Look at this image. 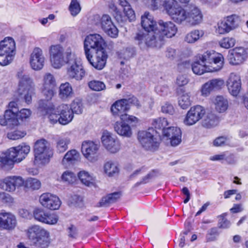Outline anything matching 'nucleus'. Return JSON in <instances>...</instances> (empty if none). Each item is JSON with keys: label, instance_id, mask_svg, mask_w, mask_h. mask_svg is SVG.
Here are the masks:
<instances>
[{"label": "nucleus", "instance_id": "obj_1", "mask_svg": "<svg viewBox=\"0 0 248 248\" xmlns=\"http://www.w3.org/2000/svg\"><path fill=\"white\" fill-rule=\"evenodd\" d=\"M141 25L143 31H139L135 36V40L141 49L153 47V44L150 42L152 37H155L158 31V24L153 16L146 12L141 17Z\"/></svg>", "mask_w": 248, "mask_h": 248}, {"label": "nucleus", "instance_id": "obj_2", "mask_svg": "<svg viewBox=\"0 0 248 248\" xmlns=\"http://www.w3.org/2000/svg\"><path fill=\"white\" fill-rule=\"evenodd\" d=\"M38 109L43 114L47 115L50 123L55 124L58 122L62 125H66L70 123L74 118V114L67 104H62L56 108H53L47 104L46 101L41 100L39 102Z\"/></svg>", "mask_w": 248, "mask_h": 248}, {"label": "nucleus", "instance_id": "obj_3", "mask_svg": "<svg viewBox=\"0 0 248 248\" xmlns=\"http://www.w3.org/2000/svg\"><path fill=\"white\" fill-rule=\"evenodd\" d=\"M49 53L52 66L54 68H60L75 57V46L73 45H67L64 51L60 44L51 45Z\"/></svg>", "mask_w": 248, "mask_h": 248}, {"label": "nucleus", "instance_id": "obj_4", "mask_svg": "<svg viewBox=\"0 0 248 248\" xmlns=\"http://www.w3.org/2000/svg\"><path fill=\"white\" fill-rule=\"evenodd\" d=\"M26 234L32 248H47L50 244L49 232L39 225H34L29 227Z\"/></svg>", "mask_w": 248, "mask_h": 248}, {"label": "nucleus", "instance_id": "obj_5", "mask_svg": "<svg viewBox=\"0 0 248 248\" xmlns=\"http://www.w3.org/2000/svg\"><path fill=\"white\" fill-rule=\"evenodd\" d=\"M53 153L49 142L42 139L34 143L33 163L34 165L41 167L48 164L53 156Z\"/></svg>", "mask_w": 248, "mask_h": 248}, {"label": "nucleus", "instance_id": "obj_6", "mask_svg": "<svg viewBox=\"0 0 248 248\" xmlns=\"http://www.w3.org/2000/svg\"><path fill=\"white\" fill-rule=\"evenodd\" d=\"M18 79L17 93L29 104L31 102L32 96L34 93L35 84L33 79L28 75L19 72L17 75Z\"/></svg>", "mask_w": 248, "mask_h": 248}, {"label": "nucleus", "instance_id": "obj_7", "mask_svg": "<svg viewBox=\"0 0 248 248\" xmlns=\"http://www.w3.org/2000/svg\"><path fill=\"white\" fill-rule=\"evenodd\" d=\"M197 59L207 66L208 72H216L220 70L223 66L224 58L222 55L214 50H207L199 54Z\"/></svg>", "mask_w": 248, "mask_h": 248}, {"label": "nucleus", "instance_id": "obj_8", "mask_svg": "<svg viewBox=\"0 0 248 248\" xmlns=\"http://www.w3.org/2000/svg\"><path fill=\"white\" fill-rule=\"evenodd\" d=\"M158 28L155 37H152L150 42L153 44V47L161 45L164 37L171 38L177 32L176 26L171 21L165 22L160 20L158 22Z\"/></svg>", "mask_w": 248, "mask_h": 248}, {"label": "nucleus", "instance_id": "obj_9", "mask_svg": "<svg viewBox=\"0 0 248 248\" xmlns=\"http://www.w3.org/2000/svg\"><path fill=\"white\" fill-rule=\"evenodd\" d=\"M163 4L166 13L174 22L179 24H186V6L182 7L177 2L170 0H165Z\"/></svg>", "mask_w": 248, "mask_h": 248}, {"label": "nucleus", "instance_id": "obj_10", "mask_svg": "<svg viewBox=\"0 0 248 248\" xmlns=\"http://www.w3.org/2000/svg\"><path fill=\"white\" fill-rule=\"evenodd\" d=\"M16 55V43L10 37L0 42V65L6 66L12 62Z\"/></svg>", "mask_w": 248, "mask_h": 248}, {"label": "nucleus", "instance_id": "obj_11", "mask_svg": "<svg viewBox=\"0 0 248 248\" xmlns=\"http://www.w3.org/2000/svg\"><path fill=\"white\" fill-rule=\"evenodd\" d=\"M57 88V83L54 75L50 73H45L42 78L40 90L47 101L54 96Z\"/></svg>", "mask_w": 248, "mask_h": 248}, {"label": "nucleus", "instance_id": "obj_12", "mask_svg": "<svg viewBox=\"0 0 248 248\" xmlns=\"http://www.w3.org/2000/svg\"><path fill=\"white\" fill-rule=\"evenodd\" d=\"M106 43L103 37L97 33L90 34L87 35L84 41L85 54L94 51L105 49Z\"/></svg>", "mask_w": 248, "mask_h": 248}, {"label": "nucleus", "instance_id": "obj_13", "mask_svg": "<svg viewBox=\"0 0 248 248\" xmlns=\"http://www.w3.org/2000/svg\"><path fill=\"white\" fill-rule=\"evenodd\" d=\"M155 131L149 129L147 131H140L138 133V140L142 146L147 150H155L158 146L159 142L155 137Z\"/></svg>", "mask_w": 248, "mask_h": 248}, {"label": "nucleus", "instance_id": "obj_14", "mask_svg": "<svg viewBox=\"0 0 248 248\" xmlns=\"http://www.w3.org/2000/svg\"><path fill=\"white\" fill-rule=\"evenodd\" d=\"M101 140L104 147L110 154H116L121 148L120 141L117 137L108 131H103Z\"/></svg>", "mask_w": 248, "mask_h": 248}, {"label": "nucleus", "instance_id": "obj_15", "mask_svg": "<svg viewBox=\"0 0 248 248\" xmlns=\"http://www.w3.org/2000/svg\"><path fill=\"white\" fill-rule=\"evenodd\" d=\"M66 63L68 64L67 68L68 76L71 78L81 80L85 75V71L79 59L75 54V57Z\"/></svg>", "mask_w": 248, "mask_h": 248}, {"label": "nucleus", "instance_id": "obj_16", "mask_svg": "<svg viewBox=\"0 0 248 248\" xmlns=\"http://www.w3.org/2000/svg\"><path fill=\"white\" fill-rule=\"evenodd\" d=\"M85 54L88 62L95 69L102 70L105 67L108 59L105 48L89 53V55Z\"/></svg>", "mask_w": 248, "mask_h": 248}, {"label": "nucleus", "instance_id": "obj_17", "mask_svg": "<svg viewBox=\"0 0 248 248\" xmlns=\"http://www.w3.org/2000/svg\"><path fill=\"white\" fill-rule=\"evenodd\" d=\"M24 180L19 176H9L0 180V188L5 191L13 192L16 188L22 186Z\"/></svg>", "mask_w": 248, "mask_h": 248}, {"label": "nucleus", "instance_id": "obj_18", "mask_svg": "<svg viewBox=\"0 0 248 248\" xmlns=\"http://www.w3.org/2000/svg\"><path fill=\"white\" fill-rule=\"evenodd\" d=\"M205 114V109L202 106H193L187 111L183 122L186 125H193L202 119Z\"/></svg>", "mask_w": 248, "mask_h": 248}, {"label": "nucleus", "instance_id": "obj_19", "mask_svg": "<svg viewBox=\"0 0 248 248\" xmlns=\"http://www.w3.org/2000/svg\"><path fill=\"white\" fill-rule=\"evenodd\" d=\"M33 215L36 220L44 224L54 225L57 223L58 220L57 215L41 208L35 209Z\"/></svg>", "mask_w": 248, "mask_h": 248}, {"label": "nucleus", "instance_id": "obj_20", "mask_svg": "<svg viewBox=\"0 0 248 248\" xmlns=\"http://www.w3.org/2000/svg\"><path fill=\"white\" fill-rule=\"evenodd\" d=\"M100 145L92 141H84L81 146V151L84 156L90 162L97 160V153Z\"/></svg>", "mask_w": 248, "mask_h": 248}, {"label": "nucleus", "instance_id": "obj_21", "mask_svg": "<svg viewBox=\"0 0 248 248\" xmlns=\"http://www.w3.org/2000/svg\"><path fill=\"white\" fill-rule=\"evenodd\" d=\"M94 17L97 19L100 20L101 28L108 36L114 38L117 37L119 33L118 30L114 24L109 16L103 15L100 19L98 15Z\"/></svg>", "mask_w": 248, "mask_h": 248}, {"label": "nucleus", "instance_id": "obj_22", "mask_svg": "<svg viewBox=\"0 0 248 248\" xmlns=\"http://www.w3.org/2000/svg\"><path fill=\"white\" fill-rule=\"evenodd\" d=\"M45 62V57L43 50L38 47H35L30 56V64L31 68L35 71L42 70Z\"/></svg>", "mask_w": 248, "mask_h": 248}, {"label": "nucleus", "instance_id": "obj_23", "mask_svg": "<svg viewBox=\"0 0 248 248\" xmlns=\"http://www.w3.org/2000/svg\"><path fill=\"white\" fill-rule=\"evenodd\" d=\"M247 57V52L244 47H236L229 50L228 59L230 64L237 65L242 63Z\"/></svg>", "mask_w": 248, "mask_h": 248}, {"label": "nucleus", "instance_id": "obj_24", "mask_svg": "<svg viewBox=\"0 0 248 248\" xmlns=\"http://www.w3.org/2000/svg\"><path fill=\"white\" fill-rule=\"evenodd\" d=\"M186 24L195 26L202 22L203 16L202 11L196 5L190 4L186 6Z\"/></svg>", "mask_w": 248, "mask_h": 248}, {"label": "nucleus", "instance_id": "obj_25", "mask_svg": "<svg viewBox=\"0 0 248 248\" xmlns=\"http://www.w3.org/2000/svg\"><path fill=\"white\" fill-rule=\"evenodd\" d=\"M39 202L43 207L50 210H57L61 204L59 197L50 193L42 194L39 197Z\"/></svg>", "mask_w": 248, "mask_h": 248}, {"label": "nucleus", "instance_id": "obj_26", "mask_svg": "<svg viewBox=\"0 0 248 248\" xmlns=\"http://www.w3.org/2000/svg\"><path fill=\"white\" fill-rule=\"evenodd\" d=\"M11 157L12 158L14 163H19L25 158L30 151L29 145L22 143L17 146L9 149Z\"/></svg>", "mask_w": 248, "mask_h": 248}, {"label": "nucleus", "instance_id": "obj_27", "mask_svg": "<svg viewBox=\"0 0 248 248\" xmlns=\"http://www.w3.org/2000/svg\"><path fill=\"white\" fill-rule=\"evenodd\" d=\"M226 85L229 93L232 95L236 96L241 88L240 76L234 73H231L226 81Z\"/></svg>", "mask_w": 248, "mask_h": 248}, {"label": "nucleus", "instance_id": "obj_28", "mask_svg": "<svg viewBox=\"0 0 248 248\" xmlns=\"http://www.w3.org/2000/svg\"><path fill=\"white\" fill-rule=\"evenodd\" d=\"M16 225V217L10 212L1 211L0 213V229L11 230Z\"/></svg>", "mask_w": 248, "mask_h": 248}, {"label": "nucleus", "instance_id": "obj_29", "mask_svg": "<svg viewBox=\"0 0 248 248\" xmlns=\"http://www.w3.org/2000/svg\"><path fill=\"white\" fill-rule=\"evenodd\" d=\"M163 134L170 140L172 146H177L182 141V133L178 127L172 126L164 129Z\"/></svg>", "mask_w": 248, "mask_h": 248}, {"label": "nucleus", "instance_id": "obj_30", "mask_svg": "<svg viewBox=\"0 0 248 248\" xmlns=\"http://www.w3.org/2000/svg\"><path fill=\"white\" fill-rule=\"evenodd\" d=\"M129 109L128 101L127 99H123L116 101L111 107V111L114 116H120L125 114L124 112Z\"/></svg>", "mask_w": 248, "mask_h": 248}, {"label": "nucleus", "instance_id": "obj_31", "mask_svg": "<svg viewBox=\"0 0 248 248\" xmlns=\"http://www.w3.org/2000/svg\"><path fill=\"white\" fill-rule=\"evenodd\" d=\"M114 130L119 135L129 138L132 136V132L131 127L125 121L116 122L114 124Z\"/></svg>", "mask_w": 248, "mask_h": 248}, {"label": "nucleus", "instance_id": "obj_32", "mask_svg": "<svg viewBox=\"0 0 248 248\" xmlns=\"http://www.w3.org/2000/svg\"><path fill=\"white\" fill-rule=\"evenodd\" d=\"M78 176L82 184L85 186L91 187L95 185L96 178L93 174L82 170L78 173Z\"/></svg>", "mask_w": 248, "mask_h": 248}, {"label": "nucleus", "instance_id": "obj_33", "mask_svg": "<svg viewBox=\"0 0 248 248\" xmlns=\"http://www.w3.org/2000/svg\"><path fill=\"white\" fill-rule=\"evenodd\" d=\"M79 153L76 150L68 151L63 156L62 163L65 166L73 165L79 159Z\"/></svg>", "mask_w": 248, "mask_h": 248}, {"label": "nucleus", "instance_id": "obj_34", "mask_svg": "<svg viewBox=\"0 0 248 248\" xmlns=\"http://www.w3.org/2000/svg\"><path fill=\"white\" fill-rule=\"evenodd\" d=\"M118 3L123 8V16L126 17V20L128 19L130 22L134 21L136 18L135 14L129 3L126 0H118Z\"/></svg>", "mask_w": 248, "mask_h": 248}, {"label": "nucleus", "instance_id": "obj_35", "mask_svg": "<svg viewBox=\"0 0 248 248\" xmlns=\"http://www.w3.org/2000/svg\"><path fill=\"white\" fill-rule=\"evenodd\" d=\"M74 93L72 86L68 82L62 84L59 88V96L62 100L71 98Z\"/></svg>", "mask_w": 248, "mask_h": 248}, {"label": "nucleus", "instance_id": "obj_36", "mask_svg": "<svg viewBox=\"0 0 248 248\" xmlns=\"http://www.w3.org/2000/svg\"><path fill=\"white\" fill-rule=\"evenodd\" d=\"M10 155L9 149L5 152L0 153V165L2 167L8 169L13 167L14 162Z\"/></svg>", "mask_w": 248, "mask_h": 248}, {"label": "nucleus", "instance_id": "obj_37", "mask_svg": "<svg viewBox=\"0 0 248 248\" xmlns=\"http://www.w3.org/2000/svg\"><path fill=\"white\" fill-rule=\"evenodd\" d=\"M109 11L116 20L119 23H124L126 22V17L124 16L122 13L118 10L113 2L108 4Z\"/></svg>", "mask_w": 248, "mask_h": 248}, {"label": "nucleus", "instance_id": "obj_38", "mask_svg": "<svg viewBox=\"0 0 248 248\" xmlns=\"http://www.w3.org/2000/svg\"><path fill=\"white\" fill-rule=\"evenodd\" d=\"M121 196V193L119 192L109 194L102 198L101 200L99 202L98 206H107L109 204L116 202L117 200L120 198Z\"/></svg>", "mask_w": 248, "mask_h": 248}, {"label": "nucleus", "instance_id": "obj_39", "mask_svg": "<svg viewBox=\"0 0 248 248\" xmlns=\"http://www.w3.org/2000/svg\"><path fill=\"white\" fill-rule=\"evenodd\" d=\"M70 139L67 137H60L56 140V150L57 153H62L68 149Z\"/></svg>", "mask_w": 248, "mask_h": 248}, {"label": "nucleus", "instance_id": "obj_40", "mask_svg": "<svg viewBox=\"0 0 248 248\" xmlns=\"http://www.w3.org/2000/svg\"><path fill=\"white\" fill-rule=\"evenodd\" d=\"M219 123L218 118L213 113L208 114L202 121V125L210 128L216 126Z\"/></svg>", "mask_w": 248, "mask_h": 248}, {"label": "nucleus", "instance_id": "obj_41", "mask_svg": "<svg viewBox=\"0 0 248 248\" xmlns=\"http://www.w3.org/2000/svg\"><path fill=\"white\" fill-rule=\"evenodd\" d=\"M104 170L105 173L108 176L118 174L119 171L117 163L112 161H108L104 164Z\"/></svg>", "mask_w": 248, "mask_h": 248}, {"label": "nucleus", "instance_id": "obj_42", "mask_svg": "<svg viewBox=\"0 0 248 248\" xmlns=\"http://www.w3.org/2000/svg\"><path fill=\"white\" fill-rule=\"evenodd\" d=\"M214 104L215 108L219 112H223L228 108V101L222 96H217L215 98Z\"/></svg>", "mask_w": 248, "mask_h": 248}, {"label": "nucleus", "instance_id": "obj_43", "mask_svg": "<svg viewBox=\"0 0 248 248\" xmlns=\"http://www.w3.org/2000/svg\"><path fill=\"white\" fill-rule=\"evenodd\" d=\"M204 34L202 30H195L188 33L185 37V41L188 43H194Z\"/></svg>", "mask_w": 248, "mask_h": 248}, {"label": "nucleus", "instance_id": "obj_44", "mask_svg": "<svg viewBox=\"0 0 248 248\" xmlns=\"http://www.w3.org/2000/svg\"><path fill=\"white\" fill-rule=\"evenodd\" d=\"M178 104L184 109L188 108L191 104L190 93H186L180 96L178 98Z\"/></svg>", "mask_w": 248, "mask_h": 248}, {"label": "nucleus", "instance_id": "obj_45", "mask_svg": "<svg viewBox=\"0 0 248 248\" xmlns=\"http://www.w3.org/2000/svg\"><path fill=\"white\" fill-rule=\"evenodd\" d=\"M70 108L73 114H81L83 112V106L82 100L79 98H75L72 102Z\"/></svg>", "mask_w": 248, "mask_h": 248}, {"label": "nucleus", "instance_id": "obj_46", "mask_svg": "<svg viewBox=\"0 0 248 248\" xmlns=\"http://www.w3.org/2000/svg\"><path fill=\"white\" fill-rule=\"evenodd\" d=\"M4 116L9 121V125H16L18 124L16 111L13 109L6 110Z\"/></svg>", "mask_w": 248, "mask_h": 248}, {"label": "nucleus", "instance_id": "obj_47", "mask_svg": "<svg viewBox=\"0 0 248 248\" xmlns=\"http://www.w3.org/2000/svg\"><path fill=\"white\" fill-rule=\"evenodd\" d=\"M152 124L155 129H162L163 132L164 129H166V126L169 125V123L166 118L160 117L153 119Z\"/></svg>", "mask_w": 248, "mask_h": 248}, {"label": "nucleus", "instance_id": "obj_48", "mask_svg": "<svg viewBox=\"0 0 248 248\" xmlns=\"http://www.w3.org/2000/svg\"><path fill=\"white\" fill-rule=\"evenodd\" d=\"M200 61L195 62L192 65V70L194 73L197 75H202L205 72H209L207 71V66L201 62L200 63Z\"/></svg>", "mask_w": 248, "mask_h": 248}, {"label": "nucleus", "instance_id": "obj_49", "mask_svg": "<svg viewBox=\"0 0 248 248\" xmlns=\"http://www.w3.org/2000/svg\"><path fill=\"white\" fill-rule=\"evenodd\" d=\"M225 19L227 21L231 30L236 29L239 26L240 19L238 16L236 15H232L228 16Z\"/></svg>", "mask_w": 248, "mask_h": 248}, {"label": "nucleus", "instance_id": "obj_50", "mask_svg": "<svg viewBox=\"0 0 248 248\" xmlns=\"http://www.w3.org/2000/svg\"><path fill=\"white\" fill-rule=\"evenodd\" d=\"M236 43V40L232 37H224L222 38L219 42V46L224 48L228 49L233 47Z\"/></svg>", "mask_w": 248, "mask_h": 248}, {"label": "nucleus", "instance_id": "obj_51", "mask_svg": "<svg viewBox=\"0 0 248 248\" xmlns=\"http://www.w3.org/2000/svg\"><path fill=\"white\" fill-rule=\"evenodd\" d=\"M88 86L91 90L95 91H101L106 89L105 83L99 80L90 81L88 83Z\"/></svg>", "mask_w": 248, "mask_h": 248}, {"label": "nucleus", "instance_id": "obj_52", "mask_svg": "<svg viewBox=\"0 0 248 248\" xmlns=\"http://www.w3.org/2000/svg\"><path fill=\"white\" fill-rule=\"evenodd\" d=\"M61 179L63 182L67 184H73L76 180V176L73 172L66 170L62 174Z\"/></svg>", "mask_w": 248, "mask_h": 248}, {"label": "nucleus", "instance_id": "obj_53", "mask_svg": "<svg viewBox=\"0 0 248 248\" xmlns=\"http://www.w3.org/2000/svg\"><path fill=\"white\" fill-rule=\"evenodd\" d=\"M231 30L225 19L220 21L217 23V31L219 34H225L229 32Z\"/></svg>", "mask_w": 248, "mask_h": 248}, {"label": "nucleus", "instance_id": "obj_54", "mask_svg": "<svg viewBox=\"0 0 248 248\" xmlns=\"http://www.w3.org/2000/svg\"><path fill=\"white\" fill-rule=\"evenodd\" d=\"M26 186L33 190H37L41 187V182L38 180L30 178L26 182Z\"/></svg>", "mask_w": 248, "mask_h": 248}, {"label": "nucleus", "instance_id": "obj_55", "mask_svg": "<svg viewBox=\"0 0 248 248\" xmlns=\"http://www.w3.org/2000/svg\"><path fill=\"white\" fill-rule=\"evenodd\" d=\"M165 0H144V2L153 10H157L163 7V2Z\"/></svg>", "mask_w": 248, "mask_h": 248}, {"label": "nucleus", "instance_id": "obj_56", "mask_svg": "<svg viewBox=\"0 0 248 248\" xmlns=\"http://www.w3.org/2000/svg\"><path fill=\"white\" fill-rule=\"evenodd\" d=\"M26 135V132L24 131L15 130L9 132L7 134L8 139L12 140H16L24 137Z\"/></svg>", "mask_w": 248, "mask_h": 248}, {"label": "nucleus", "instance_id": "obj_57", "mask_svg": "<svg viewBox=\"0 0 248 248\" xmlns=\"http://www.w3.org/2000/svg\"><path fill=\"white\" fill-rule=\"evenodd\" d=\"M69 10L72 16L77 15L80 11L79 4L77 0H72L69 6Z\"/></svg>", "mask_w": 248, "mask_h": 248}, {"label": "nucleus", "instance_id": "obj_58", "mask_svg": "<svg viewBox=\"0 0 248 248\" xmlns=\"http://www.w3.org/2000/svg\"><path fill=\"white\" fill-rule=\"evenodd\" d=\"M225 216L223 214L218 217V226L219 228L227 229L231 225L230 222L225 217Z\"/></svg>", "mask_w": 248, "mask_h": 248}, {"label": "nucleus", "instance_id": "obj_59", "mask_svg": "<svg viewBox=\"0 0 248 248\" xmlns=\"http://www.w3.org/2000/svg\"><path fill=\"white\" fill-rule=\"evenodd\" d=\"M121 120L125 121L130 124L132 126H135L139 122L138 119L132 115H128L126 114H124V115L121 116Z\"/></svg>", "mask_w": 248, "mask_h": 248}, {"label": "nucleus", "instance_id": "obj_60", "mask_svg": "<svg viewBox=\"0 0 248 248\" xmlns=\"http://www.w3.org/2000/svg\"><path fill=\"white\" fill-rule=\"evenodd\" d=\"M210 85L213 90L221 89L224 84V80L221 78H216L209 81Z\"/></svg>", "mask_w": 248, "mask_h": 248}, {"label": "nucleus", "instance_id": "obj_61", "mask_svg": "<svg viewBox=\"0 0 248 248\" xmlns=\"http://www.w3.org/2000/svg\"><path fill=\"white\" fill-rule=\"evenodd\" d=\"M161 111L164 113L173 115L175 112V109L172 104L169 102H166L162 105Z\"/></svg>", "mask_w": 248, "mask_h": 248}, {"label": "nucleus", "instance_id": "obj_62", "mask_svg": "<svg viewBox=\"0 0 248 248\" xmlns=\"http://www.w3.org/2000/svg\"><path fill=\"white\" fill-rule=\"evenodd\" d=\"M219 235L218 229L217 228L211 229L207 234V240L208 241H214L217 240Z\"/></svg>", "mask_w": 248, "mask_h": 248}, {"label": "nucleus", "instance_id": "obj_63", "mask_svg": "<svg viewBox=\"0 0 248 248\" xmlns=\"http://www.w3.org/2000/svg\"><path fill=\"white\" fill-rule=\"evenodd\" d=\"M156 93L160 96H166L169 93V89L167 86L158 85L155 88Z\"/></svg>", "mask_w": 248, "mask_h": 248}, {"label": "nucleus", "instance_id": "obj_64", "mask_svg": "<svg viewBox=\"0 0 248 248\" xmlns=\"http://www.w3.org/2000/svg\"><path fill=\"white\" fill-rule=\"evenodd\" d=\"M17 119L23 120L29 118L31 114V111L30 109L27 108H23L18 112L16 113Z\"/></svg>", "mask_w": 248, "mask_h": 248}]
</instances>
